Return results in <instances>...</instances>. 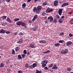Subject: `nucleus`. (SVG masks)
I'll return each instance as SVG.
<instances>
[{
	"mask_svg": "<svg viewBox=\"0 0 73 73\" xmlns=\"http://www.w3.org/2000/svg\"><path fill=\"white\" fill-rule=\"evenodd\" d=\"M48 61H46L45 60H44L41 62V64H42V67L43 68H45V66H46V64H48Z\"/></svg>",
	"mask_w": 73,
	"mask_h": 73,
	"instance_id": "1",
	"label": "nucleus"
},
{
	"mask_svg": "<svg viewBox=\"0 0 73 73\" xmlns=\"http://www.w3.org/2000/svg\"><path fill=\"white\" fill-rule=\"evenodd\" d=\"M53 10L52 9H51L50 7H48L46 10V13H49V12H53Z\"/></svg>",
	"mask_w": 73,
	"mask_h": 73,
	"instance_id": "2",
	"label": "nucleus"
},
{
	"mask_svg": "<svg viewBox=\"0 0 73 73\" xmlns=\"http://www.w3.org/2000/svg\"><path fill=\"white\" fill-rule=\"evenodd\" d=\"M47 20H49L50 23H52L53 21V18L52 16L49 17L47 19Z\"/></svg>",
	"mask_w": 73,
	"mask_h": 73,
	"instance_id": "3",
	"label": "nucleus"
},
{
	"mask_svg": "<svg viewBox=\"0 0 73 73\" xmlns=\"http://www.w3.org/2000/svg\"><path fill=\"white\" fill-rule=\"evenodd\" d=\"M68 52V49H65V50H63L61 51V53L62 54H66Z\"/></svg>",
	"mask_w": 73,
	"mask_h": 73,
	"instance_id": "4",
	"label": "nucleus"
},
{
	"mask_svg": "<svg viewBox=\"0 0 73 73\" xmlns=\"http://www.w3.org/2000/svg\"><path fill=\"white\" fill-rule=\"evenodd\" d=\"M42 8V6L40 5L36 7L37 11H38V13H39L40 11V10H41Z\"/></svg>",
	"mask_w": 73,
	"mask_h": 73,
	"instance_id": "5",
	"label": "nucleus"
},
{
	"mask_svg": "<svg viewBox=\"0 0 73 73\" xmlns=\"http://www.w3.org/2000/svg\"><path fill=\"white\" fill-rule=\"evenodd\" d=\"M63 9H60L58 11V14L60 16H61L62 14V11H63Z\"/></svg>",
	"mask_w": 73,
	"mask_h": 73,
	"instance_id": "6",
	"label": "nucleus"
},
{
	"mask_svg": "<svg viewBox=\"0 0 73 73\" xmlns=\"http://www.w3.org/2000/svg\"><path fill=\"white\" fill-rule=\"evenodd\" d=\"M72 42L70 41H69L66 43V44L67 46H70L72 44Z\"/></svg>",
	"mask_w": 73,
	"mask_h": 73,
	"instance_id": "7",
	"label": "nucleus"
},
{
	"mask_svg": "<svg viewBox=\"0 0 73 73\" xmlns=\"http://www.w3.org/2000/svg\"><path fill=\"white\" fill-rule=\"evenodd\" d=\"M58 1L57 0H55L54 2V6H57L58 5Z\"/></svg>",
	"mask_w": 73,
	"mask_h": 73,
	"instance_id": "8",
	"label": "nucleus"
},
{
	"mask_svg": "<svg viewBox=\"0 0 73 73\" xmlns=\"http://www.w3.org/2000/svg\"><path fill=\"white\" fill-rule=\"evenodd\" d=\"M69 5V2H67V3H64L61 5L62 7H64L65 6Z\"/></svg>",
	"mask_w": 73,
	"mask_h": 73,
	"instance_id": "9",
	"label": "nucleus"
},
{
	"mask_svg": "<svg viewBox=\"0 0 73 73\" xmlns=\"http://www.w3.org/2000/svg\"><path fill=\"white\" fill-rule=\"evenodd\" d=\"M69 5V2H67V3H64L61 5L62 7H64L65 6Z\"/></svg>",
	"mask_w": 73,
	"mask_h": 73,
	"instance_id": "10",
	"label": "nucleus"
},
{
	"mask_svg": "<svg viewBox=\"0 0 73 73\" xmlns=\"http://www.w3.org/2000/svg\"><path fill=\"white\" fill-rule=\"evenodd\" d=\"M33 11L34 12H36V13H38V11L37 10V8H36V7H35L34 8V9H33Z\"/></svg>",
	"mask_w": 73,
	"mask_h": 73,
	"instance_id": "11",
	"label": "nucleus"
},
{
	"mask_svg": "<svg viewBox=\"0 0 73 73\" xmlns=\"http://www.w3.org/2000/svg\"><path fill=\"white\" fill-rule=\"evenodd\" d=\"M22 23V21H19L16 23V25L18 26H19L21 25V23Z\"/></svg>",
	"mask_w": 73,
	"mask_h": 73,
	"instance_id": "12",
	"label": "nucleus"
},
{
	"mask_svg": "<svg viewBox=\"0 0 73 73\" xmlns=\"http://www.w3.org/2000/svg\"><path fill=\"white\" fill-rule=\"evenodd\" d=\"M38 17V16L36 14L35 15L34 17V18L33 19L32 21H35V20H36V19H37Z\"/></svg>",
	"mask_w": 73,
	"mask_h": 73,
	"instance_id": "13",
	"label": "nucleus"
},
{
	"mask_svg": "<svg viewBox=\"0 0 73 73\" xmlns=\"http://www.w3.org/2000/svg\"><path fill=\"white\" fill-rule=\"evenodd\" d=\"M30 48H34L35 47V44L33 43H31L30 45Z\"/></svg>",
	"mask_w": 73,
	"mask_h": 73,
	"instance_id": "14",
	"label": "nucleus"
},
{
	"mask_svg": "<svg viewBox=\"0 0 73 73\" xmlns=\"http://www.w3.org/2000/svg\"><path fill=\"white\" fill-rule=\"evenodd\" d=\"M6 21L9 23H12V20L10 19V18L9 17H7L6 19Z\"/></svg>",
	"mask_w": 73,
	"mask_h": 73,
	"instance_id": "15",
	"label": "nucleus"
},
{
	"mask_svg": "<svg viewBox=\"0 0 73 73\" xmlns=\"http://www.w3.org/2000/svg\"><path fill=\"white\" fill-rule=\"evenodd\" d=\"M23 42V40L22 39H20L19 41L17 42V44H22Z\"/></svg>",
	"mask_w": 73,
	"mask_h": 73,
	"instance_id": "16",
	"label": "nucleus"
},
{
	"mask_svg": "<svg viewBox=\"0 0 73 73\" xmlns=\"http://www.w3.org/2000/svg\"><path fill=\"white\" fill-rule=\"evenodd\" d=\"M6 32V31H5L3 29H1L0 31V33H5Z\"/></svg>",
	"mask_w": 73,
	"mask_h": 73,
	"instance_id": "17",
	"label": "nucleus"
},
{
	"mask_svg": "<svg viewBox=\"0 0 73 73\" xmlns=\"http://www.w3.org/2000/svg\"><path fill=\"white\" fill-rule=\"evenodd\" d=\"M60 45V44L58 43L54 44V46H55V47H59Z\"/></svg>",
	"mask_w": 73,
	"mask_h": 73,
	"instance_id": "18",
	"label": "nucleus"
},
{
	"mask_svg": "<svg viewBox=\"0 0 73 73\" xmlns=\"http://www.w3.org/2000/svg\"><path fill=\"white\" fill-rule=\"evenodd\" d=\"M58 68V67L57 66V65L56 64L54 65L53 66V67L52 68L53 69H57Z\"/></svg>",
	"mask_w": 73,
	"mask_h": 73,
	"instance_id": "19",
	"label": "nucleus"
},
{
	"mask_svg": "<svg viewBox=\"0 0 73 73\" xmlns=\"http://www.w3.org/2000/svg\"><path fill=\"white\" fill-rule=\"evenodd\" d=\"M52 21V23L54 24H56V23H57V19H54L53 21Z\"/></svg>",
	"mask_w": 73,
	"mask_h": 73,
	"instance_id": "20",
	"label": "nucleus"
},
{
	"mask_svg": "<svg viewBox=\"0 0 73 73\" xmlns=\"http://www.w3.org/2000/svg\"><path fill=\"white\" fill-rule=\"evenodd\" d=\"M22 8H25V7H26V4L25 3H24L22 4Z\"/></svg>",
	"mask_w": 73,
	"mask_h": 73,
	"instance_id": "21",
	"label": "nucleus"
},
{
	"mask_svg": "<svg viewBox=\"0 0 73 73\" xmlns=\"http://www.w3.org/2000/svg\"><path fill=\"white\" fill-rule=\"evenodd\" d=\"M36 73H42V71H40L36 69Z\"/></svg>",
	"mask_w": 73,
	"mask_h": 73,
	"instance_id": "22",
	"label": "nucleus"
},
{
	"mask_svg": "<svg viewBox=\"0 0 73 73\" xmlns=\"http://www.w3.org/2000/svg\"><path fill=\"white\" fill-rule=\"evenodd\" d=\"M46 5H47V2L46 1H45L42 4V6H45Z\"/></svg>",
	"mask_w": 73,
	"mask_h": 73,
	"instance_id": "23",
	"label": "nucleus"
},
{
	"mask_svg": "<svg viewBox=\"0 0 73 73\" xmlns=\"http://www.w3.org/2000/svg\"><path fill=\"white\" fill-rule=\"evenodd\" d=\"M21 25L22 27H24V26H25V23L24 22H23L22 21V23L21 24Z\"/></svg>",
	"mask_w": 73,
	"mask_h": 73,
	"instance_id": "24",
	"label": "nucleus"
},
{
	"mask_svg": "<svg viewBox=\"0 0 73 73\" xmlns=\"http://www.w3.org/2000/svg\"><path fill=\"white\" fill-rule=\"evenodd\" d=\"M4 66V64L3 63H1L0 64V68H3Z\"/></svg>",
	"mask_w": 73,
	"mask_h": 73,
	"instance_id": "25",
	"label": "nucleus"
},
{
	"mask_svg": "<svg viewBox=\"0 0 73 73\" xmlns=\"http://www.w3.org/2000/svg\"><path fill=\"white\" fill-rule=\"evenodd\" d=\"M50 52V51L49 50H47L46 52H43V53H44V54H46V53H49Z\"/></svg>",
	"mask_w": 73,
	"mask_h": 73,
	"instance_id": "26",
	"label": "nucleus"
},
{
	"mask_svg": "<svg viewBox=\"0 0 73 73\" xmlns=\"http://www.w3.org/2000/svg\"><path fill=\"white\" fill-rule=\"evenodd\" d=\"M56 19H60V16L58 15H55Z\"/></svg>",
	"mask_w": 73,
	"mask_h": 73,
	"instance_id": "27",
	"label": "nucleus"
},
{
	"mask_svg": "<svg viewBox=\"0 0 73 73\" xmlns=\"http://www.w3.org/2000/svg\"><path fill=\"white\" fill-rule=\"evenodd\" d=\"M37 63H34L33 64V68H35L36 66H37Z\"/></svg>",
	"mask_w": 73,
	"mask_h": 73,
	"instance_id": "28",
	"label": "nucleus"
},
{
	"mask_svg": "<svg viewBox=\"0 0 73 73\" xmlns=\"http://www.w3.org/2000/svg\"><path fill=\"white\" fill-rule=\"evenodd\" d=\"M7 16H3L1 17V18H2V19H3V20H5V19H6V18H7Z\"/></svg>",
	"mask_w": 73,
	"mask_h": 73,
	"instance_id": "29",
	"label": "nucleus"
},
{
	"mask_svg": "<svg viewBox=\"0 0 73 73\" xmlns=\"http://www.w3.org/2000/svg\"><path fill=\"white\" fill-rule=\"evenodd\" d=\"M64 35V32H62L60 33L59 35V36H62Z\"/></svg>",
	"mask_w": 73,
	"mask_h": 73,
	"instance_id": "30",
	"label": "nucleus"
},
{
	"mask_svg": "<svg viewBox=\"0 0 73 73\" xmlns=\"http://www.w3.org/2000/svg\"><path fill=\"white\" fill-rule=\"evenodd\" d=\"M18 59H22V57L21 56V55H18Z\"/></svg>",
	"mask_w": 73,
	"mask_h": 73,
	"instance_id": "31",
	"label": "nucleus"
},
{
	"mask_svg": "<svg viewBox=\"0 0 73 73\" xmlns=\"http://www.w3.org/2000/svg\"><path fill=\"white\" fill-rule=\"evenodd\" d=\"M20 19L19 18H15L14 19V21H19Z\"/></svg>",
	"mask_w": 73,
	"mask_h": 73,
	"instance_id": "32",
	"label": "nucleus"
},
{
	"mask_svg": "<svg viewBox=\"0 0 73 73\" xmlns=\"http://www.w3.org/2000/svg\"><path fill=\"white\" fill-rule=\"evenodd\" d=\"M62 21H62V19H59L58 20V22L60 23H62Z\"/></svg>",
	"mask_w": 73,
	"mask_h": 73,
	"instance_id": "33",
	"label": "nucleus"
},
{
	"mask_svg": "<svg viewBox=\"0 0 73 73\" xmlns=\"http://www.w3.org/2000/svg\"><path fill=\"white\" fill-rule=\"evenodd\" d=\"M29 69H33L34 68L33 65H31L30 66H29Z\"/></svg>",
	"mask_w": 73,
	"mask_h": 73,
	"instance_id": "34",
	"label": "nucleus"
},
{
	"mask_svg": "<svg viewBox=\"0 0 73 73\" xmlns=\"http://www.w3.org/2000/svg\"><path fill=\"white\" fill-rule=\"evenodd\" d=\"M65 42V41L64 40H60V41H58V42L59 43H62V42Z\"/></svg>",
	"mask_w": 73,
	"mask_h": 73,
	"instance_id": "35",
	"label": "nucleus"
},
{
	"mask_svg": "<svg viewBox=\"0 0 73 73\" xmlns=\"http://www.w3.org/2000/svg\"><path fill=\"white\" fill-rule=\"evenodd\" d=\"M12 54H15V51L14 49L12 50Z\"/></svg>",
	"mask_w": 73,
	"mask_h": 73,
	"instance_id": "36",
	"label": "nucleus"
},
{
	"mask_svg": "<svg viewBox=\"0 0 73 73\" xmlns=\"http://www.w3.org/2000/svg\"><path fill=\"white\" fill-rule=\"evenodd\" d=\"M20 50V48L18 47H17L16 48H15V51L17 52L18 50Z\"/></svg>",
	"mask_w": 73,
	"mask_h": 73,
	"instance_id": "37",
	"label": "nucleus"
},
{
	"mask_svg": "<svg viewBox=\"0 0 73 73\" xmlns=\"http://www.w3.org/2000/svg\"><path fill=\"white\" fill-rule=\"evenodd\" d=\"M7 25V23H4V22L2 23V26H5Z\"/></svg>",
	"mask_w": 73,
	"mask_h": 73,
	"instance_id": "38",
	"label": "nucleus"
},
{
	"mask_svg": "<svg viewBox=\"0 0 73 73\" xmlns=\"http://www.w3.org/2000/svg\"><path fill=\"white\" fill-rule=\"evenodd\" d=\"M67 70H68V71H69V72H70V71L72 70V68H67Z\"/></svg>",
	"mask_w": 73,
	"mask_h": 73,
	"instance_id": "39",
	"label": "nucleus"
},
{
	"mask_svg": "<svg viewBox=\"0 0 73 73\" xmlns=\"http://www.w3.org/2000/svg\"><path fill=\"white\" fill-rule=\"evenodd\" d=\"M25 66L26 68H28V67H29V64H25Z\"/></svg>",
	"mask_w": 73,
	"mask_h": 73,
	"instance_id": "40",
	"label": "nucleus"
},
{
	"mask_svg": "<svg viewBox=\"0 0 73 73\" xmlns=\"http://www.w3.org/2000/svg\"><path fill=\"white\" fill-rule=\"evenodd\" d=\"M11 32L9 31H7L6 32V33L7 34H9V33H10Z\"/></svg>",
	"mask_w": 73,
	"mask_h": 73,
	"instance_id": "41",
	"label": "nucleus"
},
{
	"mask_svg": "<svg viewBox=\"0 0 73 73\" xmlns=\"http://www.w3.org/2000/svg\"><path fill=\"white\" fill-rule=\"evenodd\" d=\"M23 52H24V53L25 54H27V50H23Z\"/></svg>",
	"mask_w": 73,
	"mask_h": 73,
	"instance_id": "42",
	"label": "nucleus"
},
{
	"mask_svg": "<svg viewBox=\"0 0 73 73\" xmlns=\"http://www.w3.org/2000/svg\"><path fill=\"white\" fill-rule=\"evenodd\" d=\"M6 64H9V60H7L6 61Z\"/></svg>",
	"mask_w": 73,
	"mask_h": 73,
	"instance_id": "43",
	"label": "nucleus"
},
{
	"mask_svg": "<svg viewBox=\"0 0 73 73\" xmlns=\"http://www.w3.org/2000/svg\"><path fill=\"white\" fill-rule=\"evenodd\" d=\"M73 36V34H72V33H70L69 34V36H70V37H72V36Z\"/></svg>",
	"mask_w": 73,
	"mask_h": 73,
	"instance_id": "44",
	"label": "nucleus"
},
{
	"mask_svg": "<svg viewBox=\"0 0 73 73\" xmlns=\"http://www.w3.org/2000/svg\"><path fill=\"white\" fill-rule=\"evenodd\" d=\"M53 64H50L49 65V66L48 67V68H50V67H52V66H53Z\"/></svg>",
	"mask_w": 73,
	"mask_h": 73,
	"instance_id": "45",
	"label": "nucleus"
},
{
	"mask_svg": "<svg viewBox=\"0 0 73 73\" xmlns=\"http://www.w3.org/2000/svg\"><path fill=\"white\" fill-rule=\"evenodd\" d=\"M22 58H23L24 57H25V56H26L25 54H22L21 55Z\"/></svg>",
	"mask_w": 73,
	"mask_h": 73,
	"instance_id": "46",
	"label": "nucleus"
},
{
	"mask_svg": "<svg viewBox=\"0 0 73 73\" xmlns=\"http://www.w3.org/2000/svg\"><path fill=\"white\" fill-rule=\"evenodd\" d=\"M23 33H19V35L20 36H22V35H23Z\"/></svg>",
	"mask_w": 73,
	"mask_h": 73,
	"instance_id": "47",
	"label": "nucleus"
},
{
	"mask_svg": "<svg viewBox=\"0 0 73 73\" xmlns=\"http://www.w3.org/2000/svg\"><path fill=\"white\" fill-rule=\"evenodd\" d=\"M43 41V44H45L46 42V40H42Z\"/></svg>",
	"mask_w": 73,
	"mask_h": 73,
	"instance_id": "48",
	"label": "nucleus"
},
{
	"mask_svg": "<svg viewBox=\"0 0 73 73\" xmlns=\"http://www.w3.org/2000/svg\"><path fill=\"white\" fill-rule=\"evenodd\" d=\"M18 73H23V72L21 70H19L18 71Z\"/></svg>",
	"mask_w": 73,
	"mask_h": 73,
	"instance_id": "49",
	"label": "nucleus"
},
{
	"mask_svg": "<svg viewBox=\"0 0 73 73\" xmlns=\"http://www.w3.org/2000/svg\"><path fill=\"white\" fill-rule=\"evenodd\" d=\"M44 69L45 70H48V68L46 66L44 68Z\"/></svg>",
	"mask_w": 73,
	"mask_h": 73,
	"instance_id": "50",
	"label": "nucleus"
},
{
	"mask_svg": "<svg viewBox=\"0 0 73 73\" xmlns=\"http://www.w3.org/2000/svg\"><path fill=\"white\" fill-rule=\"evenodd\" d=\"M39 43H40V44H43V40H41L39 42Z\"/></svg>",
	"mask_w": 73,
	"mask_h": 73,
	"instance_id": "51",
	"label": "nucleus"
},
{
	"mask_svg": "<svg viewBox=\"0 0 73 73\" xmlns=\"http://www.w3.org/2000/svg\"><path fill=\"white\" fill-rule=\"evenodd\" d=\"M17 33H18V32H16L14 33V35L15 36H16V35H17Z\"/></svg>",
	"mask_w": 73,
	"mask_h": 73,
	"instance_id": "52",
	"label": "nucleus"
},
{
	"mask_svg": "<svg viewBox=\"0 0 73 73\" xmlns=\"http://www.w3.org/2000/svg\"><path fill=\"white\" fill-rule=\"evenodd\" d=\"M70 22H71L70 24H71V25H73V21H70Z\"/></svg>",
	"mask_w": 73,
	"mask_h": 73,
	"instance_id": "53",
	"label": "nucleus"
},
{
	"mask_svg": "<svg viewBox=\"0 0 73 73\" xmlns=\"http://www.w3.org/2000/svg\"><path fill=\"white\" fill-rule=\"evenodd\" d=\"M37 30V29H36V28H34V29H33V31H35Z\"/></svg>",
	"mask_w": 73,
	"mask_h": 73,
	"instance_id": "54",
	"label": "nucleus"
},
{
	"mask_svg": "<svg viewBox=\"0 0 73 73\" xmlns=\"http://www.w3.org/2000/svg\"><path fill=\"white\" fill-rule=\"evenodd\" d=\"M10 1H11V0H6V2H8V3H9Z\"/></svg>",
	"mask_w": 73,
	"mask_h": 73,
	"instance_id": "55",
	"label": "nucleus"
},
{
	"mask_svg": "<svg viewBox=\"0 0 73 73\" xmlns=\"http://www.w3.org/2000/svg\"><path fill=\"white\" fill-rule=\"evenodd\" d=\"M8 72H10L11 71V69L10 68H8L7 69Z\"/></svg>",
	"mask_w": 73,
	"mask_h": 73,
	"instance_id": "56",
	"label": "nucleus"
},
{
	"mask_svg": "<svg viewBox=\"0 0 73 73\" xmlns=\"http://www.w3.org/2000/svg\"><path fill=\"white\" fill-rule=\"evenodd\" d=\"M29 23H32V21L31 20H30L29 21Z\"/></svg>",
	"mask_w": 73,
	"mask_h": 73,
	"instance_id": "57",
	"label": "nucleus"
},
{
	"mask_svg": "<svg viewBox=\"0 0 73 73\" xmlns=\"http://www.w3.org/2000/svg\"><path fill=\"white\" fill-rule=\"evenodd\" d=\"M45 13H43L42 14V16H45Z\"/></svg>",
	"mask_w": 73,
	"mask_h": 73,
	"instance_id": "58",
	"label": "nucleus"
},
{
	"mask_svg": "<svg viewBox=\"0 0 73 73\" xmlns=\"http://www.w3.org/2000/svg\"><path fill=\"white\" fill-rule=\"evenodd\" d=\"M32 0H27L28 3H30Z\"/></svg>",
	"mask_w": 73,
	"mask_h": 73,
	"instance_id": "59",
	"label": "nucleus"
},
{
	"mask_svg": "<svg viewBox=\"0 0 73 73\" xmlns=\"http://www.w3.org/2000/svg\"><path fill=\"white\" fill-rule=\"evenodd\" d=\"M68 14H70V15H72V12H69L68 13Z\"/></svg>",
	"mask_w": 73,
	"mask_h": 73,
	"instance_id": "60",
	"label": "nucleus"
},
{
	"mask_svg": "<svg viewBox=\"0 0 73 73\" xmlns=\"http://www.w3.org/2000/svg\"><path fill=\"white\" fill-rule=\"evenodd\" d=\"M64 16H62V17H61V19H64Z\"/></svg>",
	"mask_w": 73,
	"mask_h": 73,
	"instance_id": "61",
	"label": "nucleus"
},
{
	"mask_svg": "<svg viewBox=\"0 0 73 73\" xmlns=\"http://www.w3.org/2000/svg\"><path fill=\"white\" fill-rule=\"evenodd\" d=\"M38 0H35L34 2H35V3L37 1H38Z\"/></svg>",
	"mask_w": 73,
	"mask_h": 73,
	"instance_id": "62",
	"label": "nucleus"
},
{
	"mask_svg": "<svg viewBox=\"0 0 73 73\" xmlns=\"http://www.w3.org/2000/svg\"><path fill=\"white\" fill-rule=\"evenodd\" d=\"M24 27L25 28H27V26L25 25L24 26Z\"/></svg>",
	"mask_w": 73,
	"mask_h": 73,
	"instance_id": "63",
	"label": "nucleus"
},
{
	"mask_svg": "<svg viewBox=\"0 0 73 73\" xmlns=\"http://www.w3.org/2000/svg\"><path fill=\"white\" fill-rule=\"evenodd\" d=\"M27 55H29V52H28L27 53Z\"/></svg>",
	"mask_w": 73,
	"mask_h": 73,
	"instance_id": "64",
	"label": "nucleus"
}]
</instances>
